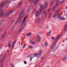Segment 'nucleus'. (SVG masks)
I'll list each match as a JSON object with an SVG mask.
<instances>
[{
	"instance_id": "1",
	"label": "nucleus",
	"mask_w": 67,
	"mask_h": 67,
	"mask_svg": "<svg viewBox=\"0 0 67 67\" xmlns=\"http://www.w3.org/2000/svg\"><path fill=\"white\" fill-rule=\"evenodd\" d=\"M27 18V16H26L25 17L23 20V21L22 23L21 24V25L20 26V29L19 31V33L21 32L23 30L24 28V26H25V24H24V25L23 24L24 23L25 20H26V19Z\"/></svg>"
},
{
	"instance_id": "2",
	"label": "nucleus",
	"mask_w": 67,
	"mask_h": 67,
	"mask_svg": "<svg viewBox=\"0 0 67 67\" xmlns=\"http://www.w3.org/2000/svg\"><path fill=\"white\" fill-rule=\"evenodd\" d=\"M57 43V41H55V42L53 44V45H52V46L51 48V49H53L52 50V51L53 52H55V51L56 49L57 48V47H55V46L56 45V44Z\"/></svg>"
},
{
	"instance_id": "3",
	"label": "nucleus",
	"mask_w": 67,
	"mask_h": 67,
	"mask_svg": "<svg viewBox=\"0 0 67 67\" xmlns=\"http://www.w3.org/2000/svg\"><path fill=\"white\" fill-rule=\"evenodd\" d=\"M44 4H45V5L44 7L43 5H42V6L41 7L40 10V11H43V10L44 9L46 8V7L47 6V5H48V3H47V2H44Z\"/></svg>"
},
{
	"instance_id": "4",
	"label": "nucleus",
	"mask_w": 67,
	"mask_h": 67,
	"mask_svg": "<svg viewBox=\"0 0 67 67\" xmlns=\"http://www.w3.org/2000/svg\"><path fill=\"white\" fill-rule=\"evenodd\" d=\"M22 18H23V17L19 16L17 20L16 21L15 24L17 23L18 22L19 23H21V22L22 21Z\"/></svg>"
},
{
	"instance_id": "5",
	"label": "nucleus",
	"mask_w": 67,
	"mask_h": 67,
	"mask_svg": "<svg viewBox=\"0 0 67 67\" xmlns=\"http://www.w3.org/2000/svg\"><path fill=\"white\" fill-rule=\"evenodd\" d=\"M25 9H24L21 10L20 13V16L22 18L23 17V15H24V12L25 11Z\"/></svg>"
},
{
	"instance_id": "6",
	"label": "nucleus",
	"mask_w": 67,
	"mask_h": 67,
	"mask_svg": "<svg viewBox=\"0 0 67 67\" xmlns=\"http://www.w3.org/2000/svg\"><path fill=\"white\" fill-rule=\"evenodd\" d=\"M58 16L57 18L58 19H59L61 20L62 21H64V20H66V19L64 17H61L62 16H60L59 14H58L57 15Z\"/></svg>"
},
{
	"instance_id": "7",
	"label": "nucleus",
	"mask_w": 67,
	"mask_h": 67,
	"mask_svg": "<svg viewBox=\"0 0 67 67\" xmlns=\"http://www.w3.org/2000/svg\"><path fill=\"white\" fill-rule=\"evenodd\" d=\"M14 12L12 10H11L8 13V14H5L4 16V17H5L6 16H9L10 14H12Z\"/></svg>"
},
{
	"instance_id": "8",
	"label": "nucleus",
	"mask_w": 67,
	"mask_h": 67,
	"mask_svg": "<svg viewBox=\"0 0 67 67\" xmlns=\"http://www.w3.org/2000/svg\"><path fill=\"white\" fill-rule=\"evenodd\" d=\"M35 0H30V1H31L32 3H34L35 5H36L38 2V0H36L35 2H34Z\"/></svg>"
},
{
	"instance_id": "9",
	"label": "nucleus",
	"mask_w": 67,
	"mask_h": 67,
	"mask_svg": "<svg viewBox=\"0 0 67 67\" xmlns=\"http://www.w3.org/2000/svg\"><path fill=\"white\" fill-rule=\"evenodd\" d=\"M5 55H6V54L4 55V56L2 58V60L0 61L1 63H4V58L5 57Z\"/></svg>"
},
{
	"instance_id": "10",
	"label": "nucleus",
	"mask_w": 67,
	"mask_h": 67,
	"mask_svg": "<svg viewBox=\"0 0 67 67\" xmlns=\"http://www.w3.org/2000/svg\"><path fill=\"white\" fill-rule=\"evenodd\" d=\"M56 14V13H55V14H54L53 15V18L54 19V20H56L57 19V16H58L57 15V14Z\"/></svg>"
},
{
	"instance_id": "11",
	"label": "nucleus",
	"mask_w": 67,
	"mask_h": 67,
	"mask_svg": "<svg viewBox=\"0 0 67 67\" xmlns=\"http://www.w3.org/2000/svg\"><path fill=\"white\" fill-rule=\"evenodd\" d=\"M7 34V31L5 32L4 34L2 35V37L1 38V39H3V38H4V37L5 36V35H6Z\"/></svg>"
},
{
	"instance_id": "12",
	"label": "nucleus",
	"mask_w": 67,
	"mask_h": 67,
	"mask_svg": "<svg viewBox=\"0 0 67 67\" xmlns=\"http://www.w3.org/2000/svg\"><path fill=\"white\" fill-rule=\"evenodd\" d=\"M4 13V10L3 9H1L0 10V16H2Z\"/></svg>"
},
{
	"instance_id": "13",
	"label": "nucleus",
	"mask_w": 67,
	"mask_h": 67,
	"mask_svg": "<svg viewBox=\"0 0 67 67\" xmlns=\"http://www.w3.org/2000/svg\"><path fill=\"white\" fill-rule=\"evenodd\" d=\"M37 40L38 42H40L41 41V37H40V36L38 35H37Z\"/></svg>"
},
{
	"instance_id": "14",
	"label": "nucleus",
	"mask_w": 67,
	"mask_h": 67,
	"mask_svg": "<svg viewBox=\"0 0 67 67\" xmlns=\"http://www.w3.org/2000/svg\"><path fill=\"white\" fill-rule=\"evenodd\" d=\"M58 2H59V1H58L57 2V4L56 5L54 6L53 7V8H52L53 10H55V9L56 7H57V6L58 5Z\"/></svg>"
},
{
	"instance_id": "15",
	"label": "nucleus",
	"mask_w": 67,
	"mask_h": 67,
	"mask_svg": "<svg viewBox=\"0 0 67 67\" xmlns=\"http://www.w3.org/2000/svg\"><path fill=\"white\" fill-rule=\"evenodd\" d=\"M42 51L40 50L39 52V53L38 55V56L37 57V58H38V57H41V55H42Z\"/></svg>"
},
{
	"instance_id": "16",
	"label": "nucleus",
	"mask_w": 67,
	"mask_h": 67,
	"mask_svg": "<svg viewBox=\"0 0 67 67\" xmlns=\"http://www.w3.org/2000/svg\"><path fill=\"white\" fill-rule=\"evenodd\" d=\"M10 3V1H9V0H7L5 3V4H7V5H8Z\"/></svg>"
},
{
	"instance_id": "17",
	"label": "nucleus",
	"mask_w": 67,
	"mask_h": 67,
	"mask_svg": "<svg viewBox=\"0 0 67 67\" xmlns=\"http://www.w3.org/2000/svg\"><path fill=\"white\" fill-rule=\"evenodd\" d=\"M67 24H65L64 25V31H66V29H67Z\"/></svg>"
},
{
	"instance_id": "18",
	"label": "nucleus",
	"mask_w": 67,
	"mask_h": 67,
	"mask_svg": "<svg viewBox=\"0 0 67 67\" xmlns=\"http://www.w3.org/2000/svg\"><path fill=\"white\" fill-rule=\"evenodd\" d=\"M21 4H22V3H21V2L19 3L18 5V7L20 8H21Z\"/></svg>"
},
{
	"instance_id": "19",
	"label": "nucleus",
	"mask_w": 67,
	"mask_h": 67,
	"mask_svg": "<svg viewBox=\"0 0 67 67\" xmlns=\"http://www.w3.org/2000/svg\"><path fill=\"white\" fill-rule=\"evenodd\" d=\"M42 15H44L45 14V15H47V13L46 12V11H44L42 13Z\"/></svg>"
},
{
	"instance_id": "20",
	"label": "nucleus",
	"mask_w": 67,
	"mask_h": 67,
	"mask_svg": "<svg viewBox=\"0 0 67 67\" xmlns=\"http://www.w3.org/2000/svg\"><path fill=\"white\" fill-rule=\"evenodd\" d=\"M67 59V55L65 56L63 59V60H65Z\"/></svg>"
},
{
	"instance_id": "21",
	"label": "nucleus",
	"mask_w": 67,
	"mask_h": 67,
	"mask_svg": "<svg viewBox=\"0 0 67 67\" xmlns=\"http://www.w3.org/2000/svg\"><path fill=\"white\" fill-rule=\"evenodd\" d=\"M4 4L3 3H1V4H0V7H1V8H2L4 7Z\"/></svg>"
},
{
	"instance_id": "22",
	"label": "nucleus",
	"mask_w": 67,
	"mask_h": 67,
	"mask_svg": "<svg viewBox=\"0 0 67 67\" xmlns=\"http://www.w3.org/2000/svg\"><path fill=\"white\" fill-rule=\"evenodd\" d=\"M16 43V41H14V42L13 44L12 45V48H13V47H14V46Z\"/></svg>"
},
{
	"instance_id": "23",
	"label": "nucleus",
	"mask_w": 67,
	"mask_h": 67,
	"mask_svg": "<svg viewBox=\"0 0 67 67\" xmlns=\"http://www.w3.org/2000/svg\"><path fill=\"white\" fill-rule=\"evenodd\" d=\"M39 14V13L38 11H37L36 13V16H38Z\"/></svg>"
},
{
	"instance_id": "24",
	"label": "nucleus",
	"mask_w": 67,
	"mask_h": 67,
	"mask_svg": "<svg viewBox=\"0 0 67 67\" xmlns=\"http://www.w3.org/2000/svg\"><path fill=\"white\" fill-rule=\"evenodd\" d=\"M51 34V31H49L47 33V36H49Z\"/></svg>"
},
{
	"instance_id": "25",
	"label": "nucleus",
	"mask_w": 67,
	"mask_h": 67,
	"mask_svg": "<svg viewBox=\"0 0 67 67\" xmlns=\"http://www.w3.org/2000/svg\"><path fill=\"white\" fill-rule=\"evenodd\" d=\"M60 37V36H58L56 38L55 41V42H57V40L58 38H59V37Z\"/></svg>"
},
{
	"instance_id": "26",
	"label": "nucleus",
	"mask_w": 67,
	"mask_h": 67,
	"mask_svg": "<svg viewBox=\"0 0 67 67\" xmlns=\"http://www.w3.org/2000/svg\"><path fill=\"white\" fill-rule=\"evenodd\" d=\"M29 49H33L34 48L33 47L31 46H29Z\"/></svg>"
},
{
	"instance_id": "27",
	"label": "nucleus",
	"mask_w": 67,
	"mask_h": 67,
	"mask_svg": "<svg viewBox=\"0 0 67 67\" xmlns=\"http://www.w3.org/2000/svg\"><path fill=\"white\" fill-rule=\"evenodd\" d=\"M60 11V10H57V11H56V12L55 13H56V14H59L58 13H59V12Z\"/></svg>"
},
{
	"instance_id": "28",
	"label": "nucleus",
	"mask_w": 67,
	"mask_h": 67,
	"mask_svg": "<svg viewBox=\"0 0 67 67\" xmlns=\"http://www.w3.org/2000/svg\"><path fill=\"white\" fill-rule=\"evenodd\" d=\"M65 2V0H62L60 2V4H63Z\"/></svg>"
},
{
	"instance_id": "29",
	"label": "nucleus",
	"mask_w": 67,
	"mask_h": 67,
	"mask_svg": "<svg viewBox=\"0 0 67 67\" xmlns=\"http://www.w3.org/2000/svg\"><path fill=\"white\" fill-rule=\"evenodd\" d=\"M27 34V35L28 36H31L32 35V34L31 33H29L28 34Z\"/></svg>"
},
{
	"instance_id": "30",
	"label": "nucleus",
	"mask_w": 67,
	"mask_h": 67,
	"mask_svg": "<svg viewBox=\"0 0 67 67\" xmlns=\"http://www.w3.org/2000/svg\"><path fill=\"white\" fill-rule=\"evenodd\" d=\"M4 21H5L4 19H3V20L1 21L0 22V23H1V24H3V22H4Z\"/></svg>"
},
{
	"instance_id": "31",
	"label": "nucleus",
	"mask_w": 67,
	"mask_h": 67,
	"mask_svg": "<svg viewBox=\"0 0 67 67\" xmlns=\"http://www.w3.org/2000/svg\"><path fill=\"white\" fill-rule=\"evenodd\" d=\"M37 20H38V22H41V18H38L37 19Z\"/></svg>"
},
{
	"instance_id": "32",
	"label": "nucleus",
	"mask_w": 67,
	"mask_h": 67,
	"mask_svg": "<svg viewBox=\"0 0 67 67\" xmlns=\"http://www.w3.org/2000/svg\"><path fill=\"white\" fill-rule=\"evenodd\" d=\"M11 45L10 43H9L8 44V47H9V48H10V47H11Z\"/></svg>"
},
{
	"instance_id": "33",
	"label": "nucleus",
	"mask_w": 67,
	"mask_h": 67,
	"mask_svg": "<svg viewBox=\"0 0 67 67\" xmlns=\"http://www.w3.org/2000/svg\"><path fill=\"white\" fill-rule=\"evenodd\" d=\"M34 57H36V56H37V54L34 53Z\"/></svg>"
},
{
	"instance_id": "34",
	"label": "nucleus",
	"mask_w": 67,
	"mask_h": 67,
	"mask_svg": "<svg viewBox=\"0 0 67 67\" xmlns=\"http://www.w3.org/2000/svg\"><path fill=\"white\" fill-rule=\"evenodd\" d=\"M15 25H13L12 26V29H14V27H15Z\"/></svg>"
},
{
	"instance_id": "35",
	"label": "nucleus",
	"mask_w": 67,
	"mask_h": 67,
	"mask_svg": "<svg viewBox=\"0 0 67 67\" xmlns=\"http://www.w3.org/2000/svg\"><path fill=\"white\" fill-rule=\"evenodd\" d=\"M26 46V44L25 43L23 47V49H24V47Z\"/></svg>"
},
{
	"instance_id": "36",
	"label": "nucleus",
	"mask_w": 67,
	"mask_h": 67,
	"mask_svg": "<svg viewBox=\"0 0 67 67\" xmlns=\"http://www.w3.org/2000/svg\"><path fill=\"white\" fill-rule=\"evenodd\" d=\"M47 45H48V44L46 42L44 44V46H47Z\"/></svg>"
},
{
	"instance_id": "37",
	"label": "nucleus",
	"mask_w": 67,
	"mask_h": 67,
	"mask_svg": "<svg viewBox=\"0 0 67 67\" xmlns=\"http://www.w3.org/2000/svg\"><path fill=\"white\" fill-rule=\"evenodd\" d=\"M51 13L49 14L48 17L49 19V18H50V17H51Z\"/></svg>"
},
{
	"instance_id": "38",
	"label": "nucleus",
	"mask_w": 67,
	"mask_h": 67,
	"mask_svg": "<svg viewBox=\"0 0 67 67\" xmlns=\"http://www.w3.org/2000/svg\"><path fill=\"white\" fill-rule=\"evenodd\" d=\"M10 66H11V67H14V66H13V64L12 63H11V64H10Z\"/></svg>"
},
{
	"instance_id": "39",
	"label": "nucleus",
	"mask_w": 67,
	"mask_h": 67,
	"mask_svg": "<svg viewBox=\"0 0 67 67\" xmlns=\"http://www.w3.org/2000/svg\"><path fill=\"white\" fill-rule=\"evenodd\" d=\"M33 57H32L31 56V57L30 58V61H31V60H32V59H33Z\"/></svg>"
},
{
	"instance_id": "40",
	"label": "nucleus",
	"mask_w": 67,
	"mask_h": 67,
	"mask_svg": "<svg viewBox=\"0 0 67 67\" xmlns=\"http://www.w3.org/2000/svg\"><path fill=\"white\" fill-rule=\"evenodd\" d=\"M53 1L52 2H51V4H50V6L51 7V5H52V4H53Z\"/></svg>"
},
{
	"instance_id": "41",
	"label": "nucleus",
	"mask_w": 67,
	"mask_h": 67,
	"mask_svg": "<svg viewBox=\"0 0 67 67\" xmlns=\"http://www.w3.org/2000/svg\"><path fill=\"white\" fill-rule=\"evenodd\" d=\"M31 44H35V43H34V42H31Z\"/></svg>"
},
{
	"instance_id": "42",
	"label": "nucleus",
	"mask_w": 67,
	"mask_h": 67,
	"mask_svg": "<svg viewBox=\"0 0 67 67\" xmlns=\"http://www.w3.org/2000/svg\"><path fill=\"white\" fill-rule=\"evenodd\" d=\"M30 10H31V9L30 8L29 9H28V10H27V12H28L30 11Z\"/></svg>"
},
{
	"instance_id": "43",
	"label": "nucleus",
	"mask_w": 67,
	"mask_h": 67,
	"mask_svg": "<svg viewBox=\"0 0 67 67\" xmlns=\"http://www.w3.org/2000/svg\"><path fill=\"white\" fill-rule=\"evenodd\" d=\"M2 55H1L0 56V58L1 59V58H2Z\"/></svg>"
},
{
	"instance_id": "44",
	"label": "nucleus",
	"mask_w": 67,
	"mask_h": 67,
	"mask_svg": "<svg viewBox=\"0 0 67 67\" xmlns=\"http://www.w3.org/2000/svg\"><path fill=\"white\" fill-rule=\"evenodd\" d=\"M49 28V27L48 26H47L46 27V29H48Z\"/></svg>"
},
{
	"instance_id": "45",
	"label": "nucleus",
	"mask_w": 67,
	"mask_h": 67,
	"mask_svg": "<svg viewBox=\"0 0 67 67\" xmlns=\"http://www.w3.org/2000/svg\"><path fill=\"white\" fill-rule=\"evenodd\" d=\"M24 64H27V62H24Z\"/></svg>"
},
{
	"instance_id": "46",
	"label": "nucleus",
	"mask_w": 67,
	"mask_h": 67,
	"mask_svg": "<svg viewBox=\"0 0 67 67\" xmlns=\"http://www.w3.org/2000/svg\"><path fill=\"white\" fill-rule=\"evenodd\" d=\"M1 67H3V64H1Z\"/></svg>"
},
{
	"instance_id": "47",
	"label": "nucleus",
	"mask_w": 67,
	"mask_h": 67,
	"mask_svg": "<svg viewBox=\"0 0 67 67\" xmlns=\"http://www.w3.org/2000/svg\"><path fill=\"white\" fill-rule=\"evenodd\" d=\"M47 17V15H45L44 16L45 18H46Z\"/></svg>"
},
{
	"instance_id": "48",
	"label": "nucleus",
	"mask_w": 67,
	"mask_h": 67,
	"mask_svg": "<svg viewBox=\"0 0 67 67\" xmlns=\"http://www.w3.org/2000/svg\"><path fill=\"white\" fill-rule=\"evenodd\" d=\"M40 34H43V32H40Z\"/></svg>"
},
{
	"instance_id": "49",
	"label": "nucleus",
	"mask_w": 67,
	"mask_h": 67,
	"mask_svg": "<svg viewBox=\"0 0 67 67\" xmlns=\"http://www.w3.org/2000/svg\"><path fill=\"white\" fill-rule=\"evenodd\" d=\"M52 39L53 40H54V37H52Z\"/></svg>"
},
{
	"instance_id": "50",
	"label": "nucleus",
	"mask_w": 67,
	"mask_h": 67,
	"mask_svg": "<svg viewBox=\"0 0 67 67\" xmlns=\"http://www.w3.org/2000/svg\"><path fill=\"white\" fill-rule=\"evenodd\" d=\"M10 25H9L8 26V28H10Z\"/></svg>"
},
{
	"instance_id": "51",
	"label": "nucleus",
	"mask_w": 67,
	"mask_h": 67,
	"mask_svg": "<svg viewBox=\"0 0 67 67\" xmlns=\"http://www.w3.org/2000/svg\"><path fill=\"white\" fill-rule=\"evenodd\" d=\"M14 20H13L12 21V23H14Z\"/></svg>"
},
{
	"instance_id": "52",
	"label": "nucleus",
	"mask_w": 67,
	"mask_h": 67,
	"mask_svg": "<svg viewBox=\"0 0 67 67\" xmlns=\"http://www.w3.org/2000/svg\"><path fill=\"white\" fill-rule=\"evenodd\" d=\"M24 36H27V35H24Z\"/></svg>"
},
{
	"instance_id": "53",
	"label": "nucleus",
	"mask_w": 67,
	"mask_h": 67,
	"mask_svg": "<svg viewBox=\"0 0 67 67\" xmlns=\"http://www.w3.org/2000/svg\"><path fill=\"white\" fill-rule=\"evenodd\" d=\"M65 16H66V17H67V14H66L65 15Z\"/></svg>"
},
{
	"instance_id": "54",
	"label": "nucleus",
	"mask_w": 67,
	"mask_h": 67,
	"mask_svg": "<svg viewBox=\"0 0 67 67\" xmlns=\"http://www.w3.org/2000/svg\"><path fill=\"white\" fill-rule=\"evenodd\" d=\"M41 14V12H40L39 13V14Z\"/></svg>"
},
{
	"instance_id": "55",
	"label": "nucleus",
	"mask_w": 67,
	"mask_h": 67,
	"mask_svg": "<svg viewBox=\"0 0 67 67\" xmlns=\"http://www.w3.org/2000/svg\"><path fill=\"white\" fill-rule=\"evenodd\" d=\"M49 10H50V8L49 9V10H48V12H49Z\"/></svg>"
},
{
	"instance_id": "56",
	"label": "nucleus",
	"mask_w": 67,
	"mask_h": 67,
	"mask_svg": "<svg viewBox=\"0 0 67 67\" xmlns=\"http://www.w3.org/2000/svg\"><path fill=\"white\" fill-rule=\"evenodd\" d=\"M65 9H67V6L66 7Z\"/></svg>"
},
{
	"instance_id": "57",
	"label": "nucleus",
	"mask_w": 67,
	"mask_h": 67,
	"mask_svg": "<svg viewBox=\"0 0 67 67\" xmlns=\"http://www.w3.org/2000/svg\"><path fill=\"white\" fill-rule=\"evenodd\" d=\"M29 57L30 58V56H28L27 57V58H29Z\"/></svg>"
},
{
	"instance_id": "58",
	"label": "nucleus",
	"mask_w": 67,
	"mask_h": 67,
	"mask_svg": "<svg viewBox=\"0 0 67 67\" xmlns=\"http://www.w3.org/2000/svg\"><path fill=\"white\" fill-rule=\"evenodd\" d=\"M20 42L19 43V45H20Z\"/></svg>"
},
{
	"instance_id": "59",
	"label": "nucleus",
	"mask_w": 67,
	"mask_h": 67,
	"mask_svg": "<svg viewBox=\"0 0 67 67\" xmlns=\"http://www.w3.org/2000/svg\"><path fill=\"white\" fill-rule=\"evenodd\" d=\"M39 5H40V6H41V4H40Z\"/></svg>"
},
{
	"instance_id": "60",
	"label": "nucleus",
	"mask_w": 67,
	"mask_h": 67,
	"mask_svg": "<svg viewBox=\"0 0 67 67\" xmlns=\"http://www.w3.org/2000/svg\"><path fill=\"white\" fill-rule=\"evenodd\" d=\"M1 25H2V24L0 23V26H1Z\"/></svg>"
},
{
	"instance_id": "61",
	"label": "nucleus",
	"mask_w": 67,
	"mask_h": 67,
	"mask_svg": "<svg viewBox=\"0 0 67 67\" xmlns=\"http://www.w3.org/2000/svg\"><path fill=\"white\" fill-rule=\"evenodd\" d=\"M13 1H16V0H13Z\"/></svg>"
},
{
	"instance_id": "62",
	"label": "nucleus",
	"mask_w": 67,
	"mask_h": 67,
	"mask_svg": "<svg viewBox=\"0 0 67 67\" xmlns=\"http://www.w3.org/2000/svg\"><path fill=\"white\" fill-rule=\"evenodd\" d=\"M41 45L42 46V47H43V45L42 44Z\"/></svg>"
},
{
	"instance_id": "63",
	"label": "nucleus",
	"mask_w": 67,
	"mask_h": 67,
	"mask_svg": "<svg viewBox=\"0 0 67 67\" xmlns=\"http://www.w3.org/2000/svg\"><path fill=\"white\" fill-rule=\"evenodd\" d=\"M66 41H67V38H66Z\"/></svg>"
},
{
	"instance_id": "64",
	"label": "nucleus",
	"mask_w": 67,
	"mask_h": 67,
	"mask_svg": "<svg viewBox=\"0 0 67 67\" xmlns=\"http://www.w3.org/2000/svg\"><path fill=\"white\" fill-rule=\"evenodd\" d=\"M35 10H37V9H35Z\"/></svg>"
}]
</instances>
